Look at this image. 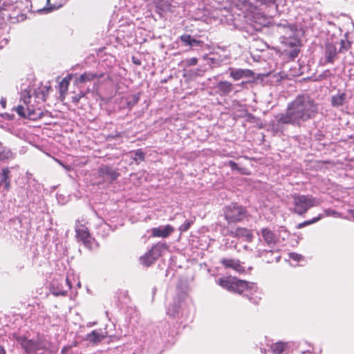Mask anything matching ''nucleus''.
<instances>
[{"label":"nucleus","mask_w":354,"mask_h":354,"mask_svg":"<svg viewBox=\"0 0 354 354\" xmlns=\"http://www.w3.org/2000/svg\"><path fill=\"white\" fill-rule=\"evenodd\" d=\"M317 104L308 95H299L288 104L286 111L275 116L272 128L277 132L283 131V125L300 126L302 122L315 117Z\"/></svg>","instance_id":"nucleus-1"},{"label":"nucleus","mask_w":354,"mask_h":354,"mask_svg":"<svg viewBox=\"0 0 354 354\" xmlns=\"http://www.w3.org/2000/svg\"><path fill=\"white\" fill-rule=\"evenodd\" d=\"M272 7H277L276 0H245L242 9L250 23H254V28L258 30L260 26L269 24V19L264 12Z\"/></svg>","instance_id":"nucleus-2"},{"label":"nucleus","mask_w":354,"mask_h":354,"mask_svg":"<svg viewBox=\"0 0 354 354\" xmlns=\"http://www.w3.org/2000/svg\"><path fill=\"white\" fill-rule=\"evenodd\" d=\"M217 283L228 291L243 295L252 303L258 304L261 299L258 295V288L254 283L239 280L236 278L223 277L217 280Z\"/></svg>","instance_id":"nucleus-3"},{"label":"nucleus","mask_w":354,"mask_h":354,"mask_svg":"<svg viewBox=\"0 0 354 354\" xmlns=\"http://www.w3.org/2000/svg\"><path fill=\"white\" fill-rule=\"evenodd\" d=\"M16 340L28 354H42L50 347V342L44 336H38L36 339L17 337Z\"/></svg>","instance_id":"nucleus-4"},{"label":"nucleus","mask_w":354,"mask_h":354,"mask_svg":"<svg viewBox=\"0 0 354 354\" xmlns=\"http://www.w3.org/2000/svg\"><path fill=\"white\" fill-rule=\"evenodd\" d=\"M293 199V212L299 215L305 214L310 207L319 205V201L317 198L309 195L294 194Z\"/></svg>","instance_id":"nucleus-5"},{"label":"nucleus","mask_w":354,"mask_h":354,"mask_svg":"<svg viewBox=\"0 0 354 354\" xmlns=\"http://www.w3.org/2000/svg\"><path fill=\"white\" fill-rule=\"evenodd\" d=\"M261 234L264 243L270 248L267 250L262 248V244L259 243L256 248L257 255L259 257H263L264 254L272 253V248L276 245L278 241V236L270 229L263 228L261 231Z\"/></svg>","instance_id":"nucleus-6"},{"label":"nucleus","mask_w":354,"mask_h":354,"mask_svg":"<svg viewBox=\"0 0 354 354\" xmlns=\"http://www.w3.org/2000/svg\"><path fill=\"white\" fill-rule=\"evenodd\" d=\"M76 238L78 241H81L85 247L89 250H93L96 248L97 243L93 239L88 232V227L85 223L80 221H77L75 225Z\"/></svg>","instance_id":"nucleus-7"},{"label":"nucleus","mask_w":354,"mask_h":354,"mask_svg":"<svg viewBox=\"0 0 354 354\" xmlns=\"http://www.w3.org/2000/svg\"><path fill=\"white\" fill-rule=\"evenodd\" d=\"M225 218L229 223L241 221L246 216V211L236 203H232L224 209Z\"/></svg>","instance_id":"nucleus-8"},{"label":"nucleus","mask_w":354,"mask_h":354,"mask_svg":"<svg viewBox=\"0 0 354 354\" xmlns=\"http://www.w3.org/2000/svg\"><path fill=\"white\" fill-rule=\"evenodd\" d=\"M167 249V245L165 243H159L152 247L151 250L147 253V257L151 256V259L146 262L147 265H151L162 253Z\"/></svg>","instance_id":"nucleus-9"},{"label":"nucleus","mask_w":354,"mask_h":354,"mask_svg":"<svg viewBox=\"0 0 354 354\" xmlns=\"http://www.w3.org/2000/svg\"><path fill=\"white\" fill-rule=\"evenodd\" d=\"M290 30V34L288 36H282L281 37V42L290 47H296L299 44V39L295 37V32L297 31L296 26L295 25H290L287 27Z\"/></svg>","instance_id":"nucleus-10"},{"label":"nucleus","mask_w":354,"mask_h":354,"mask_svg":"<svg viewBox=\"0 0 354 354\" xmlns=\"http://www.w3.org/2000/svg\"><path fill=\"white\" fill-rule=\"evenodd\" d=\"M230 77L237 81L243 78L253 77L254 73L250 69L229 68Z\"/></svg>","instance_id":"nucleus-11"},{"label":"nucleus","mask_w":354,"mask_h":354,"mask_svg":"<svg viewBox=\"0 0 354 354\" xmlns=\"http://www.w3.org/2000/svg\"><path fill=\"white\" fill-rule=\"evenodd\" d=\"M151 234L154 237L167 238L174 232V228L170 225L159 226L151 229Z\"/></svg>","instance_id":"nucleus-12"},{"label":"nucleus","mask_w":354,"mask_h":354,"mask_svg":"<svg viewBox=\"0 0 354 354\" xmlns=\"http://www.w3.org/2000/svg\"><path fill=\"white\" fill-rule=\"evenodd\" d=\"M15 110L21 118L35 120L37 116L36 112L33 109H31L29 106H26L25 108L22 105H19L15 108Z\"/></svg>","instance_id":"nucleus-13"},{"label":"nucleus","mask_w":354,"mask_h":354,"mask_svg":"<svg viewBox=\"0 0 354 354\" xmlns=\"http://www.w3.org/2000/svg\"><path fill=\"white\" fill-rule=\"evenodd\" d=\"M104 77V73L97 72H85L82 74L76 80V84H82L100 79Z\"/></svg>","instance_id":"nucleus-14"},{"label":"nucleus","mask_w":354,"mask_h":354,"mask_svg":"<svg viewBox=\"0 0 354 354\" xmlns=\"http://www.w3.org/2000/svg\"><path fill=\"white\" fill-rule=\"evenodd\" d=\"M230 234L234 237L242 239L243 240L249 242L251 241L253 238V234L251 230L244 227H238L234 231H232Z\"/></svg>","instance_id":"nucleus-15"},{"label":"nucleus","mask_w":354,"mask_h":354,"mask_svg":"<svg viewBox=\"0 0 354 354\" xmlns=\"http://www.w3.org/2000/svg\"><path fill=\"white\" fill-rule=\"evenodd\" d=\"M98 173L100 176H107L112 180H115L119 176V173L117 170L108 165H103L100 167L99 168Z\"/></svg>","instance_id":"nucleus-16"},{"label":"nucleus","mask_w":354,"mask_h":354,"mask_svg":"<svg viewBox=\"0 0 354 354\" xmlns=\"http://www.w3.org/2000/svg\"><path fill=\"white\" fill-rule=\"evenodd\" d=\"M221 263L226 268H230L235 271L241 272L243 270V268L240 264L239 260L233 259H223L221 260Z\"/></svg>","instance_id":"nucleus-17"},{"label":"nucleus","mask_w":354,"mask_h":354,"mask_svg":"<svg viewBox=\"0 0 354 354\" xmlns=\"http://www.w3.org/2000/svg\"><path fill=\"white\" fill-rule=\"evenodd\" d=\"M290 342L281 341L272 343L270 346V349L273 354H281L286 348L290 346Z\"/></svg>","instance_id":"nucleus-18"},{"label":"nucleus","mask_w":354,"mask_h":354,"mask_svg":"<svg viewBox=\"0 0 354 354\" xmlns=\"http://www.w3.org/2000/svg\"><path fill=\"white\" fill-rule=\"evenodd\" d=\"M326 61L333 63L337 55V49L334 44L328 43L326 45Z\"/></svg>","instance_id":"nucleus-19"},{"label":"nucleus","mask_w":354,"mask_h":354,"mask_svg":"<svg viewBox=\"0 0 354 354\" xmlns=\"http://www.w3.org/2000/svg\"><path fill=\"white\" fill-rule=\"evenodd\" d=\"M66 1V0H48L44 9L48 12H51L61 8L64 4H65Z\"/></svg>","instance_id":"nucleus-20"},{"label":"nucleus","mask_w":354,"mask_h":354,"mask_svg":"<svg viewBox=\"0 0 354 354\" xmlns=\"http://www.w3.org/2000/svg\"><path fill=\"white\" fill-rule=\"evenodd\" d=\"M71 77H66L63 78L59 84V92L60 94V97L64 100L65 95L67 93V91L68 88V86L70 84Z\"/></svg>","instance_id":"nucleus-21"},{"label":"nucleus","mask_w":354,"mask_h":354,"mask_svg":"<svg viewBox=\"0 0 354 354\" xmlns=\"http://www.w3.org/2000/svg\"><path fill=\"white\" fill-rule=\"evenodd\" d=\"M217 88L219 93L222 95H227L232 90V83L227 81H221L217 84Z\"/></svg>","instance_id":"nucleus-22"},{"label":"nucleus","mask_w":354,"mask_h":354,"mask_svg":"<svg viewBox=\"0 0 354 354\" xmlns=\"http://www.w3.org/2000/svg\"><path fill=\"white\" fill-rule=\"evenodd\" d=\"M180 308V299L178 298L167 308V314L171 317H175L178 313Z\"/></svg>","instance_id":"nucleus-23"},{"label":"nucleus","mask_w":354,"mask_h":354,"mask_svg":"<svg viewBox=\"0 0 354 354\" xmlns=\"http://www.w3.org/2000/svg\"><path fill=\"white\" fill-rule=\"evenodd\" d=\"M346 100L345 93H340L333 95L331 99V104L333 106L339 107L344 104Z\"/></svg>","instance_id":"nucleus-24"},{"label":"nucleus","mask_w":354,"mask_h":354,"mask_svg":"<svg viewBox=\"0 0 354 354\" xmlns=\"http://www.w3.org/2000/svg\"><path fill=\"white\" fill-rule=\"evenodd\" d=\"M180 40L186 45L189 46H196L201 44V41L196 40L191 37L189 35H183L180 37Z\"/></svg>","instance_id":"nucleus-25"},{"label":"nucleus","mask_w":354,"mask_h":354,"mask_svg":"<svg viewBox=\"0 0 354 354\" xmlns=\"http://www.w3.org/2000/svg\"><path fill=\"white\" fill-rule=\"evenodd\" d=\"M105 335L98 330H93L87 335V339L92 342H97L104 338Z\"/></svg>","instance_id":"nucleus-26"},{"label":"nucleus","mask_w":354,"mask_h":354,"mask_svg":"<svg viewBox=\"0 0 354 354\" xmlns=\"http://www.w3.org/2000/svg\"><path fill=\"white\" fill-rule=\"evenodd\" d=\"M171 4L167 0H157L156 8L162 11H170Z\"/></svg>","instance_id":"nucleus-27"},{"label":"nucleus","mask_w":354,"mask_h":354,"mask_svg":"<svg viewBox=\"0 0 354 354\" xmlns=\"http://www.w3.org/2000/svg\"><path fill=\"white\" fill-rule=\"evenodd\" d=\"M12 158V152L8 148L0 147V160Z\"/></svg>","instance_id":"nucleus-28"},{"label":"nucleus","mask_w":354,"mask_h":354,"mask_svg":"<svg viewBox=\"0 0 354 354\" xmlns=\"http://www.w3.org/2000/svg\"><path fill=\"white\" fill-rule=\"evenodd\" d=\"M31 97L30 90L24 89L21 93V100H22L26 106H29Z\"/></svg>","instance_id":"nucleus-29"},{"label":"nucleus","mask_w":354,"mask_h":354,"mask_svg":"<svg viewBox=\"0 0 354 354\" xmlns=\"http://www.w3.org/2000/svg\"><path fill=\"white\" fill-rule=\"evenodd\" d=\"M322 218H324V216L322 215V214H321L318 216L315 217V218H312L311 220L306 221H304V222H303L301 223H299L297 225V228L300 229V228H302V227H305L306 225L315 223L317 222L318 221H319L320 219H322Z\"/></svg>","instance_id":"nucleus-30"},{"label":"nucleus","mask_w":354,"mask_h":354,"mask_svg":"<svg viewBox=\"0 0 354 354\" xmlns=\"http://www.w3.org/2000/svg\"><path fill=\"white\" fill-rule=\"evenodd\" d=\"M322 218H324V216L322 215V214H321L318 216L315 217V218H312L311 220L306 221H304V222H303L301 223H299L297 225V228L300 229V228H302V227H305L306 225L315 223L317 222L318 221H319L320 219H322Z\"/></svg>","instance_id":"nucleus-31"},{"label":"nucleus","mask_w":354,"mask_h":354,"mask_svg":"<svg viewBox=\"0 0 354 354\" xmlns=\"http://www.w3.org/2000/svg\"><path fill=\"white\" fill-rule=\"evenodd\" d=\"M322 218H324V216L322 215V214H321L318 216L315 217V218H312L311 220L306 221H304V222H303L301 223H299L297 225V228L300 229V228H302V227H305L306 225L315 223L317 222L318 221H319L320 219H322Z\"/></svg>","instance_id":"nucleus-32"},{"label":"nucleus","mask_w":354,"mask_h":354,"mask_svg":"<svg viewBox=\"0 0 354 354\" xmlns=\"http://www.w3.org/2000/svg\"><path fill=\"white\" fill-rule=\"evenodd\" d=\"M145 158V153L141 149H138L135 152L134 160L137 162L143 161Z\"/></svg>","instance_id":"nucleus-33"},{"label":"nucleus","mask_w":354,"mask_h":354,"mask_svg":"<svg viewBox=\"0 0 354 354\" xmlns=\"http://www.w3.org/2000/svg\"><path fill=\"white\" fill-rule=\"evenodd\" d=\"M288 256L290 259H292L295 262H299L304 259L301 254H297L296 252H290Z\"/></svg>","instance_id":"nucleus-34"},{"label":"nucleus","mask_w":354,"mask_h":354,"mask_svg":"<svg viewBox=\"0 0 354 354\" xmlns=\"http://www.w3.org/2000/svg\"><path fill=\"white\" fill-rule=\"evenodd\" d=\"M0 187L2 188V191H4V192H7L10 187V179L0 180Z\"/></svg>","instance_id":"nucleus-35"},{"label":"nucleus","mask_w":354,"mask_h":354,"mask_svg":"<svg viewBox=\"0 0 354 354\" xmlns=\"http://www.w3.org/2000/svg\"><path fill=\"white\" fill-rule=\"evenodd\" d=\"M324 216H334V217H340V214L331 209H327L324 210V214H322Z\"/></svg>","instance_id":"nucleus-36"},{"label":"nucleus","mask_w":354,"mask_h":354,"mask_svg":"<svg viewBox=\"0 0 354 354\" xmlns=\"http://www.w3.org/2000/svg\"><path fill=\"white\" fill-rule=\"evenodd\" d=\"M10 169L8 168H3L1 174L0 180H5L10 179Z\"/></svg>","instance_id":"nucleus-37"},{"label":"nucleus","mask_w":354,"mask_h":354,"mask_svg":"<svg viewBox=\"0 0 354 354\" xmlns=\"http://www.w3.org/2000/svg\"><path fill=\"white\" fill-rule=\"evenodd\" d=\"M350 47V42L346 39H341L339 52L346 50Z\"/></svg>","instance_id":"nucleus-38"},{"label":"nucleus","mask_w":354,"mask_h":354,"mask_svg":"<svg viewBox=\"0 0 354 354\" xmlns=\"http://www.w3.org/2000/svg\"><path fill=\"white\" fill-rule=\"evenodd\" d=\"M191 224H192V222L189 221H185L184 222L183 224H182L179 228H178V230L180 231L181 232H186L187 230H188V229L191 226Z\"/></svg>","instance_id":"nucleus-39"},{"label":"nucleus","mask_w":354,"mask_h":354,"mask_svg":"<svg viewBox=\"0 0 354 354\" xmlns=\"http://www.w3.org/2000/svg\"><path fill=\"white\" fill-rule=\"evenodd\" d=\"M184 62L187 66H195L198 62V59L196 57H192L185 59Z\"/></svg>","instance_id":"nucleus-40"},{"label":"nucleus","mask_w":354,"mask_h":354,"mask_svg":"<svg viewBox=\"0 0 354 354\" xmlns=\"http://www.w3.org/2000/svg\"><path fill=\"white\" fill-rule=\"evenodd\" d=\"M84 96V93L81 91L78 94L72 97V102L74 103H77L80 100V99L82 98Z\"/></svg>","instance_id":"nucleus-41"},{"label":"nucleus","mask_w":354,"mask_h":354,"mask_svg":"<svg viewBox=\"0 0 354 354\" xmlns=\"http://www.w3.org/2000/svg\"><path fill=\"white\" fill-rule=\"evenodd\" d=\"M290 25V24H285L278 25V27L279 28L283 29V31L284 32V35L283 36H288V34H290V30L287 28V27Z\"/></svg>","instance_id":"nucleus-42"},{"label":"nucleus","mask_w":354,"mask_h":354,"mask_svg":"<svg viewBox=\"0 0 354 354\" xmlns=\"http://www.w3.org/2000/svg\"><path fill=\"white\" fill-rule=\"evenodd\" d=\"M151 259V256L150 255L149 257H147V254H146L144 257L140 258V261L143 265L149 266L150 265H147L146 263V262Z\"/></svg>","instance_id":"nucleus-43"},{"label":"nucleus","mask_w":354,"mask_h":354,"mask_svg":"<svg viewBox=\"0 0 354 354\" xmlns=\"http://www.w3.org/2000/svg\"><path fill=\"white\" fill-rule=\"evenodd\" d=\"M228 165L231 167V169L232 170H238L239 169L237 164L236 162H234V161L230 160L228 162Z\"/></svg>","instance_id":"nucleus-44"},{"label":"nucleus","mask_w":354,"mask_h":354,"mask_svg":"<svg viewBox=\"0 0 354 354\" xmlns=\"http://www.w3.org/2000/svg\"><path fill=\"white\" fill-rule=\"evenodd\" d=\"M298 53H299V50L297 49H294L292 50L290 53V55L292 57H295L297 56L298 55Z\"/></svg>","instance_id":"nucleus-45"},{"label":"nucleus","mask_w":354,"mask_h":354,"mask_svg":"<svg viewBox=\"0 0 354 354\" xmlns=\"http://www.w3.org/2000/svg\"><path fill=\"white\" fill-rule=\"evenodd\" d=\"M53 294L55 295H64L66 294V291L65 290L54 291Z\"/></svg>","instance_id":"nucleus-46"},{"label":"nucleus","mask_w":354,"mask_h":354,"mask_svg":"<svg viewBox=\"0 0 354 354\" xmlns=\"http://www.w3.org/2000/svg\"><path fill=\"white\" fill-rule=\"evenodd\" d=\"M0 104H1L3 108H5L6 107V100L5 99L2 98L1 100Z\"/></svg>","instance_id":"nucleus-47"},{"label":"nucleus","mask_w":354,"mask_h":354,"mask_svg":"<svg viewBox=\"0 0 354 354\" xmlns=\"http://www.w3.org/2000/svg\"><path fill=\"white\" fill-rule=\"evenodd\" d=\"M348 213L350 214V216L352 217V218L354 221V209H348Z\"/></svg>","instance_id":"nucleus-48"},{"label":"nucleus","mask_w":354,"mask_h":354,"mask_svg":"<svg viewBox=\"0 0 354 354\" xmlns=\"http://www.w3.org/2000/svg\"><path fill=\"white\" fill-rule=\"evenodd\" d=\"M41 96H39V98L41 99L42 100H45V95L44 93H41L40 94ZM37 97H39V95H37Z\"/></svg>","instance_id":"nucleus-49"},{"label":"nucleus","mask_w":354,"mask_h":354,"mask_svg":"<svg viewBox=\"0 0 354 354\" xmlns=\"http://www.w3.org/2000/svg\"><path fill=\"white\" fill-rule=\"evenodd\" d=\"M0 354H6V351L3 347L0 346Z\"/></svg>","instance_id":"nucleus-50"},{"label":"nucleus","mask_w":354,"mask_h":354,"mask_svg":"<svg viewBox=\"0 0 354 354\" xmlns=\"http://www.w3.org/2000/svg\"><path fill=\"white\" fill-rule=\"evenodd\" d=\"M274 259H275V261H276V262H278V261H279V259H280V256H279V255L276 256V257H274Z\"/></svg>","instance_id":"nucleus-51"},{"label":"nucleus","mask_w":354,"mask_h":354,"mask_svg":"<svg viewBox=\"0 0 354 354\" xmlns=\"http://www.w3.org/2000/svg\"><path fill=\"white\" fill-rule=\"evenodd\" d=\"M261 353H266V350L265 349L261 348Z\"/></svg>","instance_id":"nucleus-52"},{"label":"nucleus","mask_w":354,"mask_h":354,"mask_svg":"<svg viewBox=\"0 0 354 354\" xmlns=\"http://www.w3.org/2000/svg\"><path fill=\"white\" fill-rule=\"evenodd\" d=\"M66 283H68V287H69V288H71V284L69 283V282H68V279H66Z\"/></svg>","instance_id":"nucleus-53"},{"label":"nucleus","mask_w":354,"mask_h":354,"mask_svg":"<svg viewBox=\"0 0 354 354\" xmlns=\"http://www.w3.org/2000/svg\"><path fill=\"white\" fill-rule=\"evenodd\" d=\"M273 261V260H268L267 262L268 263H272Z\"/></svg>","instance_id":"nucleus-54"},{"label":"nucleus","mask_w":354,"mask_h":354,"mask_svg":"<svg viewBox=\"0 0 354 354\" xmlns=\"http://www.w3.org/2000/svg\"><path fill=\"white\" fill-rule=\"evenodd\" d=\"M278 28L279 29V32H282V31H281V30H282L283 29L279 28V27H278Z\"/></svg>","instance_id":"nucleus-55"},{"label":"nucleus","mask_w":354,"mask_h":354,"mask_svg":"<svg viewBox=\"0 0 354 354\" xmlns=\"http://www.w3.org/2000/svg\"><path fill=\"white\" fill-rule=\"evenodd\" d=\"M0 192H4V191H2V188L0 187Z\"/></svg>","instance_id":"nucleus-56"},{"label":"nucleus","mask_w":354,"mask_h":354,"mask_svg":"<svg viewBox=\"0 0 354 354\" xmlns=\"http://www.w3.org/2000/svg\"><path fill=\"white\" fill-rule=\"evenodd\" d=\"M244 248L247 250V249H248V246H247V245H245V246L244 247Z\"/></svg>","instance_id":"nucleus-57"},{"label":"nucleus","mask_w":354,"mask_h":354,"mask_svg":"<svg viewBox=\"0 0 354 354\" xmlns=\"http://www.w3.org/2000/svg\"><path fill=\"white\" fill-rule=\"evenodd\" d=\"M46 2L47 3V2H48V0H46Z\"/></svg>","instance_id":"nucleus-58"}]
</instances>
